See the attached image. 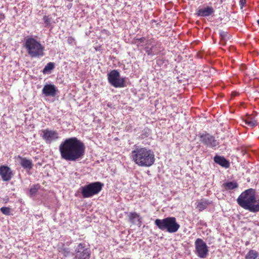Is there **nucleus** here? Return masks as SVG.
Returning <instances> with one entry per match:
<instances>
[{"instance_id": "obj_1", "label": "nucleus", "mask_w": 259, "mask_h": 259, "mask_svg": "<svg viewBox=\"0 0 259 259\" xmlns=\"http://www.w3.org/2000/svg\"><path fill=\"white\" fill-rule=\"evenodd\" d=\"M62 159L67 161H76L81 159L85 152L84 144L76 137L66 138L59 146Z\"/></svg>"}, {"instance_id": "obj_2", "label": "nucleus", "mask_w": 259, "mask_h": 259, "mask_svg": "<svg viewBox=\"0 0 259 259\" xmlns=\"http://www.w3.org/2000/svg\"><path fill=\"white\" fill-rule=\"evenodd\" d=\"M131 158L138 166L150 167L155 160L154 152L145 147L136 146L131 152Z\"/></svg>"}, {"instance_id": "obj_3", "label": "nucleus", "mask_w": 259, "mask_h": 259, "mask_svg": "<svg viewBox=\"0 0 259 259\" xmlns=\"http://www.w3.org/2000/svg\"><path fill=\"white\" fill-rule=\"evenodd\" d=\"M237 202L241 207L250 212L259 211V205H255L256 202L255 190L252 188L248 189L242 192L237 199Z\"/></svg>"}, {"instance_id": "obj_4", "label": "nucleus", "mask_w": 259, "mask_h": 259, "mask_svg": "<svg viewBox=\"0 0 259 259\" xmlns=\"http://www.w3.org/2000/svg\"><path fill=\"white\" fill-rule=\"evenodd\" d=\"M24 47L31 58H39L45 55V47L39 41L32 37H29L25 40Z\"/></svg>"}, {"instance_id": "obj_5", "label": "nucleus", "mask_w": 259, "mask_h": 259, "mask_svg": "<svg viewBox=\"0 0 259 259\" xmlns=\"http://www.w3.org/2000/svg\"><path fill=\"white\" fill-rule=\"evenodd\" d=\"M155 225L161 230H166L170 233H176L179 229L180 226L177 222L175 217H167L163 219H156Z\"/></svg>"}, {"instance_id": "obj_6", "label": "nucleus", "mask_w": 259, "mask_h": 259, "mask_svg": "<svg viewBox=\"0 0 259 259\" xmlns=\"http://www.w3.org/2000/svg\"><path fill=\"white\" fill-rule=\"evenodd\" d=\"M103 186L102 183L96 182L81 187L80 190L83 198H90L98 194L101 191Z\"/></svg>"}, {"instance_id": "obj_7", "label": "nucleus", "mask_w": 259, "mask_h": 259, "mask_svg": "<svg viewBox=\"0 0 259 259\" xmlns=\"http://www.w3.org/2000/svg\"><path fill=\"white\" fill-rule=\"evenodd\" d=\"M109 82L115 88H123L125 86L124 78H120V74L116 70H113L108 74Z\"/></svg>"}, {"instance_id": "obj_8", "label": "nucleus", "mask_w": 259, "mask_h": 259, "mask_svg": "<svg viewBox=\"0 0 259 259\" xmlns=\"http://www.w3.org/2000/svg\"><path fill=\"white\" fill-rule=\"evenodd\" d=\"M40 136L47 144H51L59 138L58 132L54 130L46 128L41 130Z\"/></svg>"}, {"instance_id": "obj_9", "label": "nucleus", "mask_w": 259, "mask_h": 259, "mask_svg": "<svg viewBox=\"0 0 259 259\" xmlns=\"http://www.w3.org/2000/svg\"><path fill=\"white\" fill-rule=\"evenodd\" d=\"M160 43L157 41L155 42L153 38H151L147 40L144 49L148 56H154L160 52Z\"/></svg>"}, {"instance_id": "obj_10", "label": "nucleus", "mask_w": 259, "mask_h": 259, "mask_svg": "<svg viewBox=\"0 0 259 259\" xmlns=\"http://www.w3.org/2000/svg\"><path fill=\"white\" fill-rule=\"evenodd\" d=\"M91 252L84 243H79L75 250V259H89Z\"/></svg>"}, {"instance_id": "obj_11", "label": "nucleus", "mask_w": 259, "mask_h": 259, "mask_svg": "<svg viewBox=\"0 0 259 259\" xmlns=\"http://www.w3.org/2000/svg\"><path fill=\"white\" fill-rule=\"evenodd\" d=\"M197 255L200 258H205L208 254V249L206 244L201 238H197L195 242Z\"/></svg>"}, {"instance_id": "obj_12", "label": "nucleus", "mask_w": 259, "mask_h": 259, "mask_svg": "<svg viewBox=\"0 0 259 259\" xmlns=\"http://www.w3.org/2000/svg\"><path fill=\"white\" fill-rule=\"evenodd\" d=\"M200 141L205 145L209 147H214L218 145V142L214 137L208 133L203 134L200 136Z\"/></svg>"}, {"instance_id": "obj_13", "label": "nucleus", "mask_w": 259, "mask_h": 259, "mask_svg": "<svg viewBox=\"0 0 259 259\" xmlns=\"http://www.w3.org/2000/svg\"><path fill=\"white\" fill-rule=\"evenodd\" d=\"M13 176V171L10 167L5 165L0 166V176L3 181H9Z\"/></svg>"}, {"instance_id": "obj_14", "label": "nucleus", "mask_w": 259, "mask_h": 259, "mask_svg": "<svg viewBox=\"0 0 259 259\" xmlns=\"http://www.w3.org/2000/svg\"><path fill=\"white\" fill-rule=\"evenodd\" d=\"M15 158L19 160L20 164L23 168L29 170L32 168L33 164L31 159H28L26 157H23L20 155L16 156Z\"/></svg>"}, {"instance_id": "obj_15", "label": "nucleus", "mask_w": 259, "mask_h": 259, "mask_svg": "<svg viewBox=\"0 0 259 259\" xmlns=\"http://www.w3.org/2000/svg\"><path fill=\"white\" fill-rule=\"evenodd\" d=\"M57 92L56 87L54 84H46L42 90V94L46 96L54 97Z\"/></svg>"}, {"instance_id": "obj_16", "label": "nucleus", "mask_w": 259, "mask_h": 259, "mask_svg": "<svg viewBox=\"0 0 259 259\" xmlns=\"http://www.w3.org/2000/svg\"><path fill=\"white\" fill-rule=\"evenodd\" d=\"M128 221L134 225L141 226L142 225V218L140 215L136 212H131L128 215Z\"/></svg>"}, {"instance_id": "obj_17", "label": "nucleus", "mask_w": 259, "mask_h": 259, "mask_svg": "<svg viewBox=\"0 0 259 259\" xmlns=\"http://www.w3.org/2000/svg\"><path fill=\"white\" fill-rule=\"evenodd\" d=\"M214 161L226 168L230 167V162L224 157L216 155L213 158Z\"/></svg>"}, {"instance_id": "obj_18", "label": "nucleus", "mask_w": 259, "mask_h": 259, "mask_svg": "<svg viewBox=\"0 0 259 259\" xmlns=\"http://www.w3.org/2000/svg\"><path fill=\"white\" fill-rule=\"evenodd\" d=\"M213 9L211 7H207L203 9H200L197 11L196 14L199 16L207 17L214 13Z\"/></svg>"}, {"instance_id": "obj_19", "label": "nucleus", "mask_w": 259, "mask_h": 259, "mask_svg": "<svg viewBox=\"0 0 259 259\" xmlns=\"http://www.w3.org/2000/svg\"><path fill=\"white\" fill-rule=\"evenodd\" d=\"M223 188L225 190H232L238 187V183L236 182H229L223 184Z\"/></svg>"}, {"instance_id": "obj_20", "label": "nucleus", "mask_w": 259, "mask_h": 259, "mask_svg": "<svg viewBox=\"0 0 259 259\" xmlns=\"http://www.w3.org/2000/svg\"><path fill=\"white\" fill-rule=\"evenodd\" d=\"M210 203H211L207 200H201L198 202L196 207L198 209L199 211H201L206 208Z\"/></svg>"}, {"instance_id": "obj_21", "label": "nucleus", "mask_w": 259, "mask_h": 259, "mask_svg": "<svg viewBox=\"0 0 259 259\" xmlns=\"http://www.w3.org/2000/svg\"><path fill=\"white\" fill-rule=\"evenodd\" d=\"M245 122L248 125L254 127L257 125V121L252 115L248 116L245 119Z\"/></svg>"}, {"instance_id": "obj_22", "label": "nucleus", "mask_w": 259, "mask_h": 259, "mask_svg": "<svg viewBox=\"0 0 259 259\" xmlns=\"http://www.w3.org/2000/svg\"><path fill=\"white\" fill-rule=\"evenodd\" d=\"M58 251L64 256L69 255L70 252V249L69 248L65 247L64 244H63L61 247H59Z\"/></svg>"}, {"instance_id": "obj_23", "label": "nucleus", "mask_w": 259, "mask_h": 259, "mask_svg": "<svg viewBox=\"0 0 259 259\" xmlns=\"http://www.w3.org/2000/svg\"><path fill=\"white\" fill-rule=\"evenodd\" d=\"M258 256V252L254 250H250L246 255V259H256Z\"/></svg>"}, {"instance_id": "obj_24", "label": "nucleus", "mask_w": 259, "mask_h": 259, "mask_svg": "<svg viewBox=\"0 0 259 259\" xmlns=\"http://www.w3.org/2000/svg\"><path fill=\"white\" fill-rule=\"evenodd\" d=\"M55 67V64L53 62L48 63L44 67L42 70L44 74H46L52 70Z\"/></svg>"}, {"instance_id": "obj_25", "label": "nucleus", "mask_w": 259, "mask_h": 259, "mask_svg": "<svg viewBox=\"0 0 259 259\" xmlns=\"http://www.w3.org/2000/svg\"><path fill=\"white\" fill-rule=\"evenodd\" d=\"M147 39H146V37H142L139 38H135L133 40V44H136L137 46H143V45H141V43L146 42Z\"/></svg>"}, {"instance_id": "obj_26", "label": "nucleus", "mask_w": 259, "mask_h": 259, "mask_svg": "<svg viewBox=\"0 0 259 259\" xmlns=\"http://www.w3.org/2000/svg\"><path fill=\"white\" fill-rule=\"evenodd\" d=\"M39 187L38 184L33 185L29 190L30 195L31 196L35 195L39 189Z\"/></svg>"}, {"instance_id": "obj_27", "label": "nucleus", "mask_w": 259, "mask_h": 259, "mask_svg": "<svg viewBox=\"0 0 259 259\" xmlns=\"http://www.w3.org/2000/svg\"><path fill=\"white\" fill-rule=\"evenodd\" d=\"M1 211L5 215H9L10 213V208L8 207H2L1 208Z\"/></svg>"}, {"instance_id": "obj_28", "label": "nucleus", "mask_w": 259, "mask_h": 259, "mask_svg": "<svg viewBox=\"0 0 259 259\" xmlns=\"http://www.w3.org/2000/svg\"><path fill=\"white\" fill-rule=\"evenodd\" d=\"M43 20L46 24V26H48L50 24L51 21V18L49 16H44L43 17Z\"/></svg>"}, {"instance_id": "obj_29", "label": "nucleus", "mask_w": 259, "mask_h": 259, "mask_svg": "<svg viewBox=\"0 0 259 259\" xmlns=\"http://www.w3.org/2000/svg\"><path fill=\"white\" fill-rule=\"evenodd\" d=\"M220 35L221 40L222 42H225L226 38L227 35V32L225 31H221L220 32Z\"/></svg>"}, {"instance_id": "obj_30", "label": "nucleus", "mask_w": 259, "mask_h": 259, "mask_svg": "<svg viewBox=\"0 0 259 259\" xmlns=\"http://www.w3.org/2000/svg\"><path fill=\"white\" fill-rule=\"evenodd\" d=\"M67 41L69 44H71L75 41V39L73 37L70 36L68 38Z\"/></svg>"}, {"instance_id": "obj_31", "label": "nucleus", "mask_w": 259, "mask_h": 259, "mask_svg": "<svg viewBox=\"0 0 259 259\" xmlns=\"http://www.w3.org/2000/svg\"><path fill=\"white\" fill-rule=\"evenodd\" d=\"M239 3L241 6V8L242 9L246 4V0H240Z\"/></svg>"}, {"instance_id": "obj_32", "label": "nucleus", "mask_w": 259, "mask_h": 259, "mask_svg": "<svg viewBox=\"0 0 259 259\" xmlns=\"http://www.w3.org/2000/svg\"><path fill=\"white\" fill-rule=\"evenodd\" d=\"M5 18V14L3 13H0V22H2V21L4 20Z\"/></svg>"}, {"instance_id": "obj_33", "label": "nucleus", "mask_w": 259, "mask_h": 259, "mask_svg": "<svg viewBox=\"0 0 259 259\" xmlns=\"http://www.w3.org/2000/svg\"><path fill=\"white\" fill-rule=\"evenodd\" d=\"M256 202H257V204H256L255 205H259V199H258V200H257V201H256Z\"/></svg>"}, {"instance_id": "obj_34", "label": "nucleus", "mask_w": 259, "mask_h": 259, "mask_svg": "<svg viewBox=\"0 0 259 259\" xmlns=\"http://www.w3.org/2000/svg\"><path fill=\"white\" fill-rule=\"evenodd\" d=\"M257 23L258 25L259 26V19L257 21Z\"/></svg>"}]
</instances>
